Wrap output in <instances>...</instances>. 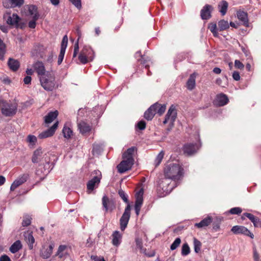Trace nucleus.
Instances as JSON below:
<instances>
[{"mask_svg": "<svg viewBox=\"0 0 261 261\" xmlns=\"http://www.w3.org/2000/svg\"><path fill=\"white\" fill-rule=\"evenodd\" d=\"M242 212V209L240 207L231 208L227 213L231 215H239Z\"/></svg>", "mask_w": 261, "mask_h": 261, "instance_id": "49530a36", "label": "nucleus"}, {"mask_svg": "<svg viewBox=\"0 0 261 261\" xmlns=\"http://www.w3.org/2000/svg\"><path fill=\"white\" fill-rule=\"evenodd\" d=\"M213 221L212 217L211 216H207L200 222L196 223L195 224V226L197 228H203L208 226Z\"/></svg>", "mask_w": 261, "mask_h": 261, "instance_id": "cd10ccee", "label": "nucleus"}, {"mask_svg": "<svg viewBox=\"0 0 261 261\" xmlns=\"http://www.w3.org/2000/svg\"><path fill=\"white\" fill-rule=\"evenodd\" d=\"M137 151L136 147L128 148L122 154V161L117 165L118 172L123 173L131 169L134 164V154Z\"/></svg>", "mask_w": 261, "mask_h": 261, "instance_id": "f257e3e1", "label": "nucleus"}, {"mask_svg": "<svg viewBox=\"0 0 261 261\" xmlns=\"http://www.w3.org/2000/svg\"><path fill=\"white\" fill-rule=\"evenodd\" d=\"M213 225V230L214 231H217L220 229V224L219 223H214Z\"/></svg>", "mask_w": 261, "mask_h": 261, "instance_id": "774afa93", "label": "nucleus"}, {"mask_svg": "<svg viewBox=\"0 0 261 261\" xmlns=\"http://www.w3.org/2000/svg\"><path fill=\"white\" fill-rule=\"evenodd\" d=\"M102 205L106 213L112 212L116 208L115 201L112 199H110L106 195H104L102 198Z\"/></svg>", "mask_w": 261, "mask_h": 261, "instance_id": "1a4fd4ad", "label": "nucleus"}, {"mask_svg": "<svg viewBox=\"0 0 261 261\" xmlns=\"http://www.w3.org/2000/svg\"><path fill=\"white\" fill-rule=\"evenodd\" d=\"M58 121L56 122L51 127L40 133L38 136V138L39 139H45L52 136L58 127Z\"/></svg>", "mask_w": 261, "mask_h": 261, "instance_id": "a211bd4d", "label": "nucleus"}, {"mask_svg": "<svg viewBox=\"0 0 261 261\" xmlns=\"http://www.w3.org/2000/svg\"><path fill=\"white\" fill-rule=\"evenodd\" d=\"M32 218L29 216H25L23 217V219L22 222V226L26 227L30 225L31 223Z\"/></svg>", "mask_w": 261, "mask_h": 261, "instance_id": "09e8293b", "label": "nucleus"}, {"mask_svg": "<svg viewBox=\"0 0 261 261\" xmlns=\"http://www.w3.org/2000/svg\"><path fill=\"white\" fill-rule=\"evenodd\" d=\"M17 104L5 100H0V109L2 114L6 117L14 116L17 111Z\"/></svg>", "mask_w": 261, "mask_h": 261, "instance_id": "20e7f679", "label": "nucleus"}, {"mask_svg": "<svg viewBox=\"0 0 261 261\" xmlns=\"http://www.w3.org/2000/svg\"><path fill=\"white\" fill-rule=\"evenodd\" d=\"M234 66L236 68L243 69L244 68V64L239 60H236L234 61Z\"/></svg>", "mask_w": 261, "mask_h": 261, "instance_id": "6e6d98bb", "label": "nucleus"}, {"mask_svg": "<svg viewBox=\"0 0 261 261\" xmlns=\"http://www.w3.org/2000/svg\"><path fill=\"white\" fill-rule=\"evenodd\" d=\"M8 66L12 71H16L20 67V63L17 60L10 58L8 61Z\"/></svg>", "mask_w": 261, "mask_h": 261, "instance_id": "a878e982", "label": "nucleus"}, {"mask_svg": "<svg viewBox=\"0 0 261 261\" xmlns=\"http://www.w3.org/2000/svg\"><path fill=\"white\" fill-rule=\"evenodd\" d=\"M231 231L235 234H243L250 237L251 239L254 238V234L246 227L241 225H236L233 226Z\"/></svg>", "mask_w": 261, "mask_h": 261, "instance_id": "9b49d317", "label": "nucleus"}, {"mask_svg": "<svg viewBox=\"0 0 261 261\" xmlns=\"http://www.w3.org/2000/svg\"><path fill=\"white\" fill-rule=\"evenodd\" d=\"M237 15L238 18L243 22L244 25L248 27L249 22L247 13L244 11L239 10L237 12Z\"/></svg>", "mask_w": 261, "mask_h": 261, "instance_id": "393cba45", "label": "nucleus"}, {"mask_svg": "<svg viewBox=\"0 0 261 261\" xmlns=\"http://www.w3.org/2000/svg\"><path fill=\"white\" fill-rule=\"evenodd\" d=\"M252 223L255 227L261 228V220H260L258 217H256Z\"/></svg>", "mask_w": 261, "mask_h": 261, "instance_id": "13d9d810", "label": "nucleus"}, {"mask_svg": "<svg viewBox=\"0 0 261 261\" xmlns=\"http://www.w3.org/2000/svg\"><path fill=\"white\" fill-rule=\"evenodd\" d=\"M24 3V0H4L3 5L6 8H20Z\"/></svg>", "mask_w": 261, "mask_h": 261, "instance_id": "ddd939ff", "label": "nucleus"}, {"mask_svg": "<svg viewBox=\"0 0 261 261\" xmlns=\"http://www.w3.org/2000/svg\"><path fill=\"white\" fill-rule=\"evenodd\" d=\"M77 127L80 132L83 135L87 134L91 130V126L89 124L83 121H80L78 123Z\"/></svg>", "mask_w": 261, "mask_h": 261, "instance_id": "4be33fe9", "label": "nucleus"}, {"mask_svg": "<svg viewBox=\"0 0 261 261\" xmlns=\"http://www.w3.org/2000/svg\"><path fill=\"white\" fill-rule=\"evenodd\" d=\"M228 4L225 1H222L220 2L218 5V8L219 9V11L222 14V15H224L227 10Z\"/></svg>", "mask_w": 261, "mask_h": 261, "instance_id": "f704fd0d", "label": "nucleus"}, {"mask_svg": "<svg viewBox=\"0 0 261 261\" xmlns=\"http://www.w3.org/2000/svg\"><path fill=\"white\" fill-rule=\"evenodd\" d=\"M118 195L122 198L123 201L127 204L124 211L120 219V228L124 231L126 228L130 217L131 206L128 200V196L122 189L118 191Z\"/></svg>", "mask_w": 261, "mask_h": 261, "instance_id": "7ed1b4c3", "label": "nucleus"}, {"mask_svg": "<svg viewBox=\"0 0 261 261\" xmlns=\"http://www.w3.org/2000/svg\"><path fill=\"white\" fill-rule=\"evenodd\" d=\"M62 133L64 137L67 139L71 138L73 135V131L70 127V124L69 123H66L64 124L63 128L62 129Z\"/></svg>", "mask_w": 261, "mask_h": 261, "instance_id": "bb28decb", "label": "nucleus"}, {"mask_svg": "<svg viewBox=\"0 0 261 261\" xmlns=\"http://www.w3.org/2000/svg\"><path fill=\"white\" fill-rule=\"evenodd\" d=\"M65 53V51L61 50H60V54L58 57V65H60L64 59V55Z\"/></svg>", "mask_w": 261, "mask_h": 261, "instance_id": "4d7b16f0", "label": "nucleus"}, {"mask_svg": "<svg viewBox=\"0 0 261 261\" xmlns=\"http://www.w3.org/2000/svg\"><path fill=\"white\" fill-rule=\"evenodd\" d=\"M177 117V112L176 107L174 105H172L168 110L165 115V119L163 121V124H166L168 122L173 123Z\"/></svg>", "mask_w": 261, "mask_h": 261, "instance_id": "9d476101", "label": "nucleus"}, {"mask_svg": "<svg viewBox=\"0 0 261 261\" xmlns=\"http://www.w3.org/2000/svg\"><path fill=\"white\" fill-rule=\"evenodd\" d=\"M253 259L254 261H260L259 259V255L257 251V249L255 247L253 248Z\"/></svg>", "mask_w": 261, "mask_h": 261, "instance_id": "864d4df0", "label": "nucleus"}, {"mask_svg": "<svg viewBox=\"0 0 261 261\" xmlns=\"http://www.w3.org/2000/svg\"><path fill=\"white\" fill-rule=\"evenodd\" d=\"M138 62H140V64L144 66L145 68H147L149 67V65L147 64V61L144 59L143 57L138 59Z\"/></svg>", "mask_w": 261, "mask_h": 261, "instance_id": "bf43d9fd", "label": "nucleus"}, {"mask_svg": "<svg viewBox=\"0 0 261 261\" xmlns=\"http://www.w3.org/2000/svg\"><path fill=\"white\" fill-rule=\"evenodd\" d=\"M164 173L166 178L175 181L178 180L184 176V169L178 164L170 163L165 166Z\"/></svg>", "mask_w": 261, "mask_h": 261, "instance_id": "f03ea898", "label": "nucleus"}, {"mask_svg": "<svg viewBox=\"0 0 261 261\" xmlns=\"http://www.w3.org/2000/svg\"><path fill=\"white\" fill-rule=\"evenodd\" d=\"M76 32L77 35H78L79 37H78L77 41L74 45V51H73V58H75L76 56V55L79 52V41L82 36L81 31L79 28H77Z\"/></svg>", "mask_w": 261, "mask_h": 261, "instance_id": "e433bc0d", "label": "nucleus"}, {"mask_svg": "<svg viewBox=\"0 0 261 261\" xmlns=\"http://www.w3.org/2000/svg\"><path fill=\"white\" fill-rule=\"evenodd\" d=\"M0 261H11V260L7 255L4 254L1 256Z\"/></svg>", "mask_w": 261, "mask_h": 261, "instance_id": "69168bd1", "label": "nucleus"}, {"mask_svg": "<svg viewBox=\"0 0 261 261\" xmlns=\"http://www.w3.org/2000/svg\"><path fill=\"white\" fill-rule=\"evenodd\" d=\"M169 179L165 177L163 180H161L159 184V186L157 188V191L158 192L161 190L163 192L161 193V196H164L169 193L172 190V188L170 187Z\"/></svg>", "mask_w": 261, "mask_h": 261, "instance_id": "6e6552de", "label": "nucleus"}, {"mask_svg": "<svg viewBox=\"0 0 261 261\" xmlns=\"http://www.w3.org/2000/svg\"><path fill=\"white\" fill-rule=\"evenodd\" d=\"M32 78L31 76L27 75L23 79V82L26 85L30 84L31 83Z\"/></svg>", "mask_w": 261, "mask_h": 261, "instance_id": "0e129e2a", "label": "nucleus"}, {"mask_svg": "<svg viewBox=\"0 0 261 261\" xmlns=\"http://www.w3.org/2000/svg\"><path fill=\"white\" fill-rule=\"evenodd\" d=\"M112 244L115 247H118L122 242V233L118 230L114 231L112 236Z\"/></svg>", "mask_w": 261, "mask_h": 261, "instance_id": "aec40b11", "label": "nucleus"}, {"mask_svg": "<svg viewBox=\"0 0 261 261\" xmlns=\"http://www.w3.org/2000/svg\"><path fill=\"white\" fill-rule=\"evenodd\" d=\"M58 111L50 112L44 117V122L46 124H49L52 122L58 116Z\"/></svg>", "mask_w": 261, "mask_h": 261, "instance_id": "7c9ffc66", "label": "nucleus"}, {"mask_svg": "<svg viewBox=\"0 0 261 261\" xmlns=\"http://www.w3.org/2000/svg\"><path fill=\"white\" fill-rule=\"evenodd\" d=\"M94 52L89 46L85 45L81 50L78 59L82 64H86L89 62H91L94 58Z\"/></svg>", "mask_w": 261, "mask_h": 261, "instance_id": "39448f33", "label": "nucleus"}, {"mask_svg": "<svg viewBox=\"0 0 261 261\" xmlns=\"http://www.w3.org/2000/svg\"><path fill=\"white\" fill-rule=\"evenodd\" d=\"M198 146L196 143H187L183 147L182 150L185 154L191 155L197 152L198 149Z\"/></svg>", "mask_w": 261, "mask_h": 261, "instance_id": "dca6fc26", "label": "nucleus"}, {"mask_svg": "<svg viewBox=\"0 0 261 261\" xmlns=\"http://www.w3.org/2000/svg\"><path fill=\"white\" fill-rule=\"evenodd\" d=\"M29 177L28 174H23L16 179L10 187V191H14L17 188L27 181Z\"/></svg>", "mask_w": 261, "mask_h": 261, "instance_id": "2eb2a0df", "label": "nucleus"}, {"mask_svg": "<svg viewBox=\"0 0 261 261\" xmlns=\"http://www.w3.org/2000/svg\"><path fill=\"white\" fill-rule=\"evenodd\" d=\"M232 77L236 81H239L240 80V73L238 71H234L232 73Z\"/></svg>", "mask_w": 261, "mask_h": 261, "instance_id": "680f3d73", "label": "nucleus"}, {"mask_svg": "<svg viewBox=\"0 0 261 261\" xmlns=\"http://www.w3.org/2000/svg\"><path fill=\"white\" fill-rule=\"evenodd\" d=\"M164 156V152L161 151L156 156L154 161V165L155 167L158 166L161 163Z\"/></svg>", "mask_w": 261, "mask_h": 261, "instance_id": "c03bdc74", "label": "nucleus"}, {"mask_svg": "<svg viewBox=\"0 0 261 261\" xmlns=\"http://www.w3.org/2000/svg\"><path fill=\"white\" fill-rule=\"evenodd\" d=\"M190 253V248L188 244L186 243L182 245L181 248V255L182 256H187Z\"/></svg>", "mask_w": 261, "mask_h": 261, "instance_id": "37998d69", "label": "nucleus"}, {"mask_svg": "<svg viewBox=\"0 0 261 261\" xmlns=\"http://www.w3.org/2000/svg\"><path fill=\"white\" fill-rule=\"evenodd\" d=\"M213 10L212 6L206 4L200 11V17L203 20L209 19L211 17V13Z\"/></svg>", "mask_w": 261, "mask_h": 261, "instance_id": "f3484780", "label": "nucleus"}, {"mask_svg": "<svg viewBox=\"0 0 261 261\" xmlns=\"http://www.w3.org/2000/svg\"><path fill=\"white\" fill-rule=\"evenodd\" d=\"M7 52L6 45L3 42L0 43V60L4 61L5 59V56Z\"/></svg>", "mask_w": 261, "mask_h": 261, "instance_id": "ea45409f", "label": "nucleus"}, {"mask_svg": "<svg viewBox=\"0 0 261 261\" xmlns=\"http://www.w3.org/2000/svg\"><path fill=\"white\" fill-rule=\"evenodd\" d=\"M153 105H155L154 109V111H155V114H158L159 116L162 115L165 112L166 109V106L165 105H161L158 102H156Z\"/></svg>", "mask_w": 261, "mask_h": 261, "instance_id": "2f4dec72", "label": "nucleus"}, {"mask_svg": "<svg viewBox=\"0 0 261 261\" xmlns=\"http://www.w3.org/2000/svg\"><path fill=\"white\" fill-rule=\"evenodd\" d=\"M195 79L196 75L195 73H193L190 75L187 82V87L188 89L192 90L195 88L196 84Z\"/></svg>", "mask_w": 261, "mask_h": 261, "instance_id": "473e14b6", "label": "nucleus"}, {"mask_svg": "<svg viewBox=\"0 0 261 261\" xmlns=\"http://www.w3.org/2000/svg\"><path fill=\"white\" fill-rule=\"evenodd\" d=\"M91 258L94 260V261H105V259L103 257H98L96 255L94 256V255H92L91 256Z\"/></svg>", "mask_w": 261, "mask_h": 261, "instance_id": "338daca9", "label": "nucleus"}, {"mask_svg": "<svg viewBox=\"0 0 261 261\" xmlns=\"http://www.w3.org/2000/svg\"><path fill=\"white\" fill-rule=\"evenodd\" d=\"M244 215L247 218H248L252 222L254 221V220L256 217L254 216L253 214L248 213H244Z\"/></svg>", "mask_w": 261, "mask_h": 261, "instance_id": "052dcab7", "label": "nucleus"}, {"mask_svg": "<svg viewBox=\"0 0 261 261\" xmlns=\"http://www.w3.org/2000/svg\"><path fill=\"white\" fill-rule=\"evenodd\" d=\"M38 18H37L36 16L35 18H33V19L29 22L28 26L30 28L35 29L36 25V21Z\"/></svg>", "mask_w": 261, "mask_h": 261, "instance_id": "8fccbe9b", "label": "nucleus"}, {"mask_svg": "<svg viewBox=\"0 0 261 261\" xmlns=\"http://www.w3.org/2000/svg\"><path fill=\"white\" fill-rule=\"evenodd\" d=\"M54 244H50L48 247L45 248H43L40 251V256L44 259H47L49 258L52 254Z\"/></svg>", "mask_w": 261, "mask_h": 261, "instance_id": "5701e85b", "label": "nucleus"}, {"mask_svg": "<svg viewBox=\"0 0 261 261\" xmlns=\"http://www.w3.org/2000/svg\"><path fill=\"white\" fill-rule=\"evenodd\" d=\"M136 244L137 248H139L140 249H142L143 247V243L142 241L140 239H136Z\"/></svg>", "mask_w": 261, "mask_h": 261, "instance_id": "e2e57ef3", "label": "nucleus"}, {"mask_svg": "<svg viewBox=\"0 0 261 261\" xmlns=\"http://www.w3.org/2000/svg\"><path fill=\"white\" fill-rule=\"evenodd\" d=\"M3 17L7 24L17 28H22V24L20 23L21 18L17 14L14 13L11 14L10 12L7 11L4 14Z\"/></svg>", "mask_w": 261, "mask_h": 261, "instance_id": "423d86ee", "label": "nucleus"}, {"mask_svg": "<svg viewBox=\"0 0 261 261\" xmlns=\"http://www.w3.org/2000/svg\"><path fill=\"white\" fill-rule=\"evenodd\" d=\"M180 243V239L179 238H176L173 243L171 245L170 249L171 250L176 249L179 246Z\"/></svg>", "mask_w": 261, "mask_h": 261, "instance_id": "de8ad7c7", "label": "nucleus"}, {"mask_svg": "<svg viewBox=\"0 0 261 261\" xmlns=\"http://www.w3.org/2000/svg\"><path fill=\"white\" fill-rule=\"evenodd\" d=\"M92 174L95 175L87 184V192L88 193H90L95 188L98 187L102 178L101 172L99 170H94Z\"/></svg>", "mask_w": 261, "mask_h": 261, "instance_id": "0eeeda50", "label": "nucleus"}, {"mask_svg": "<svg viewBox=\"0 0 261 261\" xmlns=\"http://www.w3.org/2000/svg\"><path fill=\"white\" fill-rule=\"evenodd\" d=\"M146 126V122L143 121L141 120L138 122L137 124V127L140 129V130H144L145 129Z\"/></svg>", "mask_w": 261, "mask_h": 261, "instance_id": "3c124183", "label": "nucleus"}, {"mask_svg": "<svg viewBox=\"0 0 261 261\" xmlns=\"http://www.w3.org/2000/svg\"><path fill=\"white\" fill-rule=\"evenodd\" d=\"M27 141L32 144H35L37 142V138L34 135H30L28 136Z\"/></svg>", "mask_w": 261, "mask_h": 261, "instance_id": "5fc2aeb1", "label": "nucleus"}, {"mask_svg": "<svg viewBox=\"0 0 261 261\" xmlns=\"http://www.w3.org/2000/svg\"><path fill=\"white\" fill-rule=\"evenodd\" d=\"M22 247V246L20 241L17 240L12 244L10 247L9 250L11 253H15L20 250Z\"/></svg>", "mask_w": 261, "mask_h": 261, "instance_id": "72a5a7b5", "label": "nucleus"}, {"mask_svg": "<svg viewBox=\"0 0 261 261\" xmlns=\"http://www.w3.org/2000/svg\"><path fill=\"white\" fill-rule=\"evenodd\" d=\"M228 101L227 96L225 94L221 93L217 95L214 103L216 106L222 107L226 105Z\"/></svg>", "mask_w": 261, "mask_h": 261, "instance_id": "6ab92c4d", "label": "nucleus"}, {"mask_svg": "<svg viewBox=\"0 0 261 261\" xmlns=\"http://www.w3.org/2000/svg\"><path fill=\"white\" fill-rule=\"evenodd\" d=\"M68 255V247L66 245H60L55 256H58L60 258L66 257Z\"/></svg>", "mask_w": 261, "mask_h": 261, "instance_id": "b1692460", "label": "nucleus"}, {"mask_svg": "<svg viewBox=\"0 0 261 261\" xmlns=\"http://www.w3.org/2000/svg\"><path fill=\"white\" fill-rule=\"evenodd\" d=\"M25 240L28 244L29 249L32 250L33 248V244L35 242V239L33 236L32 233H29L27 236H25Z\"/></svg>", "mask_w": 261, "mask_h": 261, "instance_id": "4c0bfd02", "label": "nucleus"}, {"mask_svg": "<svg viewBox=\"0 0 261 261\" xmlns=\"http://www.w3.org/2000/svg\"><path fill=\"white\" fill-rule=\"evenodd\" d=\"M28 13L29 15L31 16L32 18H39V15L38 12L37 7L35 5L28 6Z\"/></svg>", "mask_w": 261, "mask_h": 261, "instance_id": "c9c22d12", "label": "nucleus"}, {"mask_svg": "<svg viewBox=\"0 0 261 261\" xmlns=\"http://www.w3.org/2000/svg\"><path fill=\"white\" fill-rule=\"evenodd\" d=\"M68 43V37L67 35H65L62 39L61 44V50L65 51Z\"/></svg>", "mask_w": 261, "mask_h": 261, "instance_id": "a18cd8bd", "label": "nucleus"}, {"mask_svg": "<svg viewBox=\"0 0 261 261\" xmlns=\"http://www.w3.org/2000/svg\"><path fill=\"white\" fill-rule=\"evenodd\" d=\"M43 151L41 148H39L34 151L32 161L33 163H38L41 161V158L42 156Z\"/></svg>", "mask_w": 261, "mask_h": 261, "instance_id": "c756f323", "label": "nucleus"}, {"mask_svg": "<svg viewBox=\"0 0 261 261\" xmlns=\"http://www.w3.org/2000/svg\"><path fill=\"white\" fill-rule=\"evenodd\" d=\"M33 67L40 77L45 75V69L44 65L42 62L37 61L35 62L33 64Z\"/></svg>", "mask_w": 261, "mask_h": 261, "instance_id": "412c9836", "label": "nucleus"}, {"mask_svg": "<svg viewBox=\"0 0 261 261\" xmlns=\"http://www.w3.org/2000/svg\"><path fill=\"white\" fill-rule=\"evenodd\" d=\"M143 189H140L135 194V210L137 216H138L143 201Z\"/></svg>", "mask_w": 261, "mask_h": 261, "instance_id": "f8f14e48", "label": "nucleus"}, {"mask_svg": "<svg viewBox=\"0 0 261 261\" xmlns=\"http://www.w3.org/2000/svg\"><path fill=\"white\" fill-rule=\"evenodd\" d=\"M75 7L78 9L82 8L81 1V0H69Z\"/></svg>", "mask_w": 261, "mask_h": 261, "instance_id": "603ef678", "label": "nucleus"}, {"mask_svg": "<svg viewBox=\"0 0 261 261\" xmlns=\"http://www.w3.org/2000/svg\"><path fill=\"white\" fill-rule=\"evenodd\" d=\"M208 29L210 30V31L213 33L214 36L217 37L218 36V29L217 28V25L215 23H211L209 24L208 26Z\"/></svg>", "mask_w": 261, "mask_h": 261, "instance_id": "79ce46f5", "label": "nucleus"}, {"mask_svg": "<svg viewBox=\"0 0 261 261\" xmlns=\"http://www.w3.org/2000/svg\"><path fill=\"white\" fill-rule=\"evenodd\" d=\"M193 244H194V251L196 253H199L200 251L201 247L202 246V244L198 240H197L196 238H194L193 239Z\"/></svg>", "mask_w": 261, "mask_h": 261, "instance_id": "a19ab883", "label": "nucleus"}, {"mask_svg": "<svg viewBox=\"0 0 261 261\" xmlns=\"http://www.w3.org/2000/svg\"><path fill=\"white\" fill-rule=\"evenodd\" d=\"M155 105H151L144 113V117L147 120H151L155 114L154 107Z\"/></svg>", "mask_w": 261, "mask_h": 261, "instance_id": "c85d7f7f", "label": "nucleus"}, {"mask_svg": "<svg viewBox=\"0 0 261 261\" xmlns=\"http://www.w3.org/2000/svg\"><path fill=\"white\" fill-rule=\"evenodd\" d=\"M229 24L227 21L225 20H221L218 22V29L220 31H222L228 29Z\"/></svg>", "mask_w": 261, "mask_h": 261, "instance_id": "58836bf2", "label": "nucleus"}, {"mask_svg": "<svg viewBox=\"0 0 261 261\" xmlns=\"http://www.w3.org/2000/svg\"><path fill=\"white\" fill-rule=\"evenodd\" d=\"M40 82L42 87L46 91H52L55 86L54 81L48 80L44 76L40 77Z\"/></svg>", "mask_w": 261, "mask_h": 261, "instance_id": "4468645a", "label": "nucleus"}]
</instances>
